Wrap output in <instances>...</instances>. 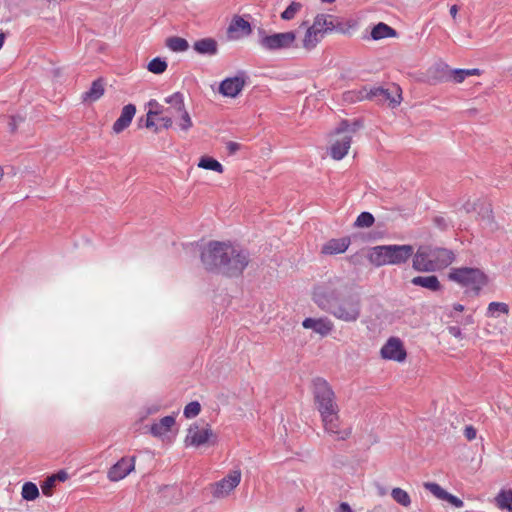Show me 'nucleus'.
<instances>
[{
  "label": "nucleus",
  "mask_w": 512,
  "mask_h": 512,
  "mask_svg": "<svg viewBox=\"0 0 512 512\" xmlns=\"http://www.w3.org/2000/svg\"><path fill=\"white\" fill-rule=\"evenodd\" d=\"M240 149V144L237 142L230 141L227 143V150L230 154H234Z\"/></svg>",
  "instance_id": "48"
},
{
  "label": "nucleus",
  "mask_w": 512,
  "mask_h": 512,
  "mask_svg": "<svg viewBox=\"0 0 512 512\" xmlns=\"http://www.w3.org/2000/svg\"><path fill=\"white\" fill-rule=\"evenodd\" d=\"M508 312V305L502 302H491L487 308V315L489 317H498L499 314H507Z\"/></svg>",
  "instance_id": "34"
},
{
  "label": "nucleus",
  "mask_w": 512,
  "mask_h": 512,
  "mask_svg": "<svg viewBox=\"0 0 512 512\" xmlns=\"http://www.w3.org/2000/svg\"><path fill=\"white\" fill-rule=\"evenodd\" d=\"M458 13V7L456 5L451 6L450 8V14L453 18H456Z\"/></svg>",
  "instance_id": "54"
},
{
  "label": "nucleus",
  "mask_w": 512,
  "mask_h": 512,
  "mask_svg": "<svg viewBox=\"0 0 512 512\" xmlns=\"http://www.w3.org/2000/svg\"><path fill=\"white\" fill-rule=\"evenodd\" d=\"M356 131V128H351L348 121L344 120L335 130V139L333 140L330 147V156L334 160H341L347 154L351 146L352 135Z\"/></svg>",
  "instance_id": "8"
},
{
  "label": "nucleus",
  "mask_w": 512,
  "mask_h": 512,
  "mask_svg": "<svg viewBox=\"0 0 512 512\" xmlns=\"http://www.w3.org/2000/svg\"><path fill=\"white\" fill-rule=\"evenodd\" d=\"M56 483V476H49L45 479L43 484L41 485L42 493L50 497L52 495V490Z\"/></svg>",
  "instance_id": "41"
},
{
  "label": "nucleus",
  "mask_w": 512,
  "mask_h": 512,
  "mask_svg": "<svg viewBox=\"0 0 512 512\" xmlns=\"http://www.w3.org/2000/svg\"><path fill=\"white\" fill-rule=\"evenodd\" d=\"M297 35L295 31L268 34L264 29L258 30V44L261 49L274 52L294 47Z\"/></svg>",
  "instance_id": "6"
},
{
  "label": "nucleus",
  "mask_w": 512,
  "mask_h": 512,
  "mask_svg": "<svg viewBox=\"0 0 512 512\" xmlns=\"http://www.w3.org/2000/svg\"><path fill=\"white\" fill-rule=\"evenodd\" d=\"M435 70L439 73L437 76L439 81L462 83L468 77L466 69H449L447 64H438Z\"/></svg>",
  "instance_id": "15"
},
{
  "label": "nucleus",
  "mask_w": 512,
  "mask_h": 512,
  "mask_svg": "<svg viewBox=\"0 0 512 512\" xmlns=\"http://www.w3.org/2000/svg\"><path fill=\"white\" fill-rule=\"evenodd\" d=\"M379 493H380V495H384L386 492H385V490H384V489H380V492H379Z\"/></svg>",
  "instance_id": "61"
},
{
  "label": "nucleus",
  "mask_w": 512,
  "mask_h": 512,
  "mask_svg": "<svg viewBox=\"0 0 512 512\" xmlns=\"http://www.w3.org/2000/svg\"><path fill=\"white\" fill-rule=\"evenodd\" d=\"M482 222L485 226L489 227L490 229H493V221H492V211L489 207L485 208L484 214L481 216Z\"/></svg>",
  "instance_id": "44"
},
{
  "label": "nucleus",
  "mask_w": 512,
  "mask_h": 512,
  "mask_svg": "<svg viewBox=\"0 0 512 512\" xmlns=\"http://www.w3.org/2000/svg\"><path fill=\"white\" fill-rule=\"evenodd\" d=\"M104 85L100 79L92 82L88 91L83 93L82 99L86 102H95L100 99L104 94Z\"/></svg>",
  "instance_id": "23"
},
{
  "label": "nucleus",
  "mask_w": 512,
  "mask_h": 512,
  "mask_svg": "<svg viewBox=\"0 0 512 512\" xmlns=\"http://www.w3.org/2000/svg\"><path fill=\"white\" fill-rule=\"evenodd\" d=\"M453 310H455L457 312H462L464 310V306L462 304H454Z\"/></svg>",
  "instance_id": "55"
},
{
  "label": "nucleus",
  "mask_w": 512,
  "mask_h": 512,
  "mask_svg": "<svg viewBox=\"0 0 512 512\" xmlns=\"http://www.w3.org/2000/svg\"><path fill=\"white\" fill-rule=\"evenodd\" d=\"M4 171L3 168L0 166V181L3 179Z\"/></svg>",
  "instance_id": "57"
},
{
  "label": "nucleus",
  "mask_w": 512,
  "mask_h": 512,
  "mask_svg": "<svg viewBox=\"0 0 512 512\" xmlns=\"http://www.w3.org/2000/svg\"><path fill=\"white\" fill-rule=\"evenodd\" d=\"M174 425L175 417L173 415H168L161 418L158 422H155L151 426L150 432L154 437L162 438L167 435Z\"/></svg>",
  "instance_id": "20"
},
{
  "label": "nucleus",
  "mask_w": 512,
  "mask_h": 512,
  "mask_svg": "<svg viewBox=\"0 0 512 512\" xmlns=\"http://www.w3.org/2000/svg\"><path fill=\"white\" fill-rule=\"evenodd\" d=\"M338 512H353L348 503H341Z\"/></svg>",
  "instance_id": "51"
},
{
  "label": "nucleus",
  "mask_w": 512,
  "mask_h": 512,
  "mask_svg": "<svg viewBox=\"0 0 512 512\" xmlns=\"http://www.w3.org/2000/svg\"><path fill=\"white\" fill-rule=\"evenodd\" d=\"M227 33L230 38L249 36L252 33V27L249 21L239 15H235L228 26Z\"/></svg>",
  "instance_id": "16"
},
{
  "label": "nucleus",
  "mask_w": 512,
  "mask_h": 512,
  "mask_svg": "<svg viewBox=\"0 0 512 512\" xmlns=\"http://www.w3.org/2000/svg\"><path fill=\"white\" fill-rule=\"evenodd\" d=\"M178 92H175L173 93L172 95L168 96L165 98V102L167 104H169L170 106L165 108V113L168 114V115H171L172 117H178L179 116V112H178V109L176 108V104L174 102H171V98L174 97Z\"/></svg>",
  "instance_id": "42"
},
{
  "label": "nucleus",
  "mask_w": 512,
  "mask_h": 512,
  "mask_svg": "<svg viewBox=\"0 0 512 512\" xmlns=\"http://www.w3.org/2000/svg\"><path fill=\"white\" fill-rule=\"evenodd\" d=\"M245 76L243 73L234 77L225 78L219 85V93L224 97H237L245 86Z\"/></svg>",
  "instance_id": "11"
},
{
  "label": "nucleus",
  "mask_w": 512,
  "mask_h": 512,
  "mask_svg": "<svg viewBox=\"0 0 512 512\" xmlns=\"http://www.w3.org/2000/svg\"><path fill=\"white\" fill-rule=\"evenodd\" d=\"M194 50L201 55L213 56L218 52V45L213 38H203L194 42Z\"/></svg>",
  "instance_id": "21"
},
{
  "label": "nucleus",
  "mask_w": 512,
  "mask_h": 512,
  "mask_svg": "<svg viewBox=\"0 0 512 512\" xmlns=\"http://www.w3.org/2000/svg\"><path fill=\"white\" fill-rule=\"evenodd\" d=\"M322 2H325V3H333L335 0H321Z\"/></svg>",
  "instance_id": "58"
},
{
  "label": "nucleus",
  "mask_w": 512,
  "mask_h": 512,
  "mask_svg": "<svg viewBox=\"0 0 512 512\" xmlns=\"http://www.w3.org/2000/svg\"><path fill=\"white\" fill-rule=\"evenodd\" d=\"M357 99H379L381 101L382 94H385V89L382 87H373L370 89L363 88L358 92Z\"/></svg>",
  "instance_id": "29"
},
{
  "label": "nucleus",
  "mask_w": 512,
  "mask_h": 512,
  "mask_svg": "<svg viewBox=\"0 0 512 512\" xmlns=\"http://www.w3.org/2000/svg\"><path fill=\"white\" fill-rule=\"evenodd\" d=\"M147 105V116H160L165 113V108L155 99H151Z\"/></svg>",
  "instance_id": "40"
},
{
  "label": "nucleus",
  "mask_w": 512,
  "mask_h": 512,
  "mask_svg": "<svg viewBox=\"0 0 512 512\" xmlns=\"http://www.w3.org/2000/svg\"><path fill=\"white\" fill-rule=\"evenodd\" d=\"M375 219L370 212H362L355 221V226L360 228H368L373 225Z\"/></svg>",
  "instance_id": "36"
},
{
  "label": "nucleus",
  "mask_w": 512,
  "mask_h": 512,
  "mask_svg": "<svg viewBox=\"0 0 512 512\" xmlns=\"http://www.w3.org/2000/svg\"><path fill=\"white\" fill-rule=\"evenodd\" d=\"M159 410V406L158 405H151V406H148L146 409H145V413L143 415L142 418L150 415V414H154L156 412H158Z\"/></svg>",
  "instance_id": "49"
},
{
  "label": "nucleus",
  "mask_w": 512,
  "mask_h": 512,
  "mask_svg": "<svg viewBox=\"0 0 512 512\" xmlns=\"http://www.w3.org/2000/svg\"><path fill=\"white\" fill-rule=\"evenodd\" d=\"M5 40V35L3 33H0V49L3 47Z\"/></svg>",
  "instance_id": "56"
},
{
  "label": "nucleus",
  "mask_w": 512,
  "mask_h": 512,
  "mask_svg": "<svg viewBox=\"0 0 512 512\" xmlns=\"http://www.w3.org/2000/svg\"><path fill=\"white\" fill-rule=\"evenodd\" d=\"M166 46L173 52H184L189 48L187 40L181 37L168 38Z\"/></svg>",
  "instance_id": "30"
},
{
  "label": "nucleus",
  "mask_w": 512,
  "mask_h": 512,
  "mask_svg": "<svg viewBox=\"0 0 512 512\" xmlns=\"http://www.w3.org/2000/svg\"><path fill=\"white\" fill-rule=\"evenodd\" d=\"M396 96H392L388 89H385V94H382L381 101H389L392 107H396L401 102V89L395 86Z\"/></svg>",
  "instance_id": "37"
},
{
  "label": "nucleus",
  "mask_w": 512,
  "mask_h": 512,
  "mask_svg": "<svg viewBox=\"0 0 512 512\" xmlns=\"http://www.w3.org/2000/svg\"><path fill=\"white\" fill-rule=\"evenodd\" d=\"M167 66V62L164 59L156 57L148 63L147 69L151 73L162 74L166 71Z\"/></svg>",
  "instance_id": "33"
},
{
  "label": "nucleus",
  "mask_w": 512,
  "mask_h": 512,
  "mask_svg": "<svg viewBox=\"0 0 512 512\" xmlns=\"http://www.w3.org/2000/svg\"><path fill=\"white\" fill-rule=\"evenodd\" d=\"M173 118L171 115L164 113L159 117V121L162 123L163 128L168 129L173 124Z\"/></svg>",
  "instance_id": "45"
},
{
  "label": "nucleus",
  "mask_w": 512,
  "mask_h": 512,
  "mask_svg": "<svg viewBox=\"0 0 512 512\" xmlns=\"http://www.w3.org/2000/svg\"><path fill=\"white\" fill-rule=\"evenodd\" d=\"M302 4L300 2H292L282 13L281 19L285 21L292 20L296 14L301 10Z\"/></svg>",
  "instance_id": "35"
},
{
  "label": "nucleus",
  "mask_w": 512,
  "mask_h": 512,
  "mask_svg": "<svg viewBox=\"0 0 512 512\" xmlns=\"http://www.w3.org/2000/svg\"><path fill=\"white\" fill-rule=\"evenodd\" d=\"M477 431L473 426H466L464 429V435L468 440H473L476 438Z\"/></svg>",
  "instance_id": "46"
},
{
  "label": "nucleus",
  "mask_w": 512,
  "mask_h": 512,
  "mask_svg": "<svg viewBox=\"0 0 512 512\" xmlns=\"http://www.w3.org/2000/svg\"><path fill=\"white\" fill-rule=\"evenodd\" d=\"M311 27L325 34L328 30H332L333 24L331 21H328V17L326 15L319 14L315 17Z\"/></svg>",
  "instance_id": "31"
},
{
  "label": "nucleus",
  "mask_w": 512,
  "mask_h": 512,
  "mask_svg": "<svg viewBox=\"0 0 512 512\" xmlns=\"http://www.w3.org/2000/svg\"><path fill=\"white\" fill-rule=\"evenodd\" d=\"M454 254L445 248L421 246L413 257V268L420 272H432L452 263Z\"/></svg>",
  "instance_id": "4"
},
{
  "label": "nucleus",
  "mask_w": 512,
  "mask_h": 512,
  "mask_svg": "<svg viewBox=\"0 0 512 512\" xmlns=\"http://www.w3.org/2000/svg\"><path fill=\"white\" fill-rule=\"evenodd\" d=\"M380 354L383 359L403 362L407 353L402 341L397 337H390L382 346Z\"/></svg>",
  "instance_id": "9"
},
{
  "label": "nucleus",
  "mask_w": 512,
  "mask_h": 512,
  "mask_svg": "<svg viewBox=\"0 0 512 512\" xmlns=\"http://www.w3.org/2000/svg\"><path fill=\"white\" fill-rule=\"evenodd\" d=\"M349 237L333 238L324 243L321 247V253L324 255H337L344 253L350 246Z\"/></svg>",
  "instance_id": "17"
},
{
  "label": "nucleus",
  "mask_w": 512,
  "mask_h": 512,
  "mask_svg": "<svg viewBox=\"0 0 512 512\" xmlns=\"http://www.w3.org/2000/svg\"><path fill=\"white\" fill-rule=\"evenodd\" d=\"M201 411V406L198 401L188 403L184 408V416L188 419L196 417Z\"/></svg>",
  "instance_id": "39"
},
{
  "label": "nucleus",
  "mask_w": 512,
  "mask_h": 512,
  "mask_svg": "<svg viewBox=\"0 0 512 512\" xmlns=\"http://www.w3.org/2000/svg\"><path fill=\"white\" fill-rule=\"evenodd\" d=\"M305 329H312L321 337L328 336L334 329V323L328 317L305 318L302 322Z\"/></svg>",
  "instance_id": "12"
},
{
  "label": "nucleus",
  "mask_w": 512,
  "mask_h": 512,
  "mask_svg": "<svg viewBox=\"0 0 512 512\" xmlns=\"http://www.w3.org/2000/svg\"><path fill=\"white\" fill-rule=\"evenodd\" d=\"M170 100L171 102H174L177 106L176 108L178 109L179 117L181 120L179 123L180 128L184 131L189 130L192 127V120L189 113L185 109L183 95L181 93H177Z\"/></svg>",
  "instance_id": "19"
},
{
  "label": "nucleus",
  "mask_w": 512,
  "mask_h": 512,
  "mask_svg": "<svg viewBox=\"0 0 512 512\" xmlns=\"http://www.w3.org/2000/svg\"><path fill=\"white\" fill-rule=\"evenodd\" d=\"M200 259L204 268L229 277L240 276L248 266V251L230 242L210 241L201 249Z\"/></svg>",
  "instance_id": "2"
},
{
  "label": "nucleus",
  "mask_w": 512,
  "mask_h": 512,
  "mask_svg": "<svg viewBox=\"0 0 512 512\" xmlns=\"http://www.w3.org/2000/svg\"><path fill=\"white\" fill-rule=\"evenodd\" d=\"M495 502L499 509L512 512V489H501L495 497Z\"/></svg>",
  "instance_id": "25"
},
{
  "label": "nucleus",
  "mask_w": 512,
  "mask_h": 512,
  "mask_svg": "<svg viewBox=\"0 0 512 512\" xmlns=\"http://www.w3.org/2000/svg\"><path fill=\"white\" fill-rule=\"evenodd\" d=\"M313 396L317 411L320 414L324 430L335 435L337 440H346L351 429H341L340 408L330 384L321 377L313 380Z\"/></svg>",
  "instance_id": "3"
},
{
  "label": "nucleus",
  "mask_w": 512,
  "mask_h": 512,
  "mask_svg": "<svg viewBox=\"0 0 512 512\" xmlns=\"http://www.w3.org/2000/svg\"><path fill=\"white\" fill-rule=\"evenodd\" d=\"M411 283L414 286H419L434 292L441 289V284L435 275L416 276L412 278Z\"/></svg>",
  "instance_id": "22"
},
{
  "label": "nucleus",
  "mask_w": 512,
  "mask_h": 512,
  "mask_svg": "<svg viewBox=\"0 0 512 512\" xmlns=\"http://www.w3.org/2000/svg\"><path fill=\"white\" fill-rule=\"evenodd\" d=\"M198 167L218 173H222L224 171L223 165L219 161L208 156H204L199 160Z\"/></svg>",
  "instance_id": "27"
},
{
  "label": "nucleus",
  "mask_w": 512,
  "mask_h": 512,
  "mask_svg": "<svg viewBox=\"0 0 512 512\" xmlns=\"http://www.w3.org/2000/svg\"><path fill=\"white\" fill-rule=\"evenodd\" d=\"M396 31L389 25L380 22L372 28L371 38L373 40H380L384 38L394 37Z\"/></svg>",
  "instance_id": "26"
},
{
  "label": "nucleus",
  "mask_w": 512,
  "mask_h": 512,
  "mask_svg": "<svg viewBox=\"0 0 512 512\" xmlns=\"http://www.w3.org/2000/svg\"><path fill=\"white\" fill-rule=\"evenodd\" d=\"M212 435L213 433L210 428H200L199 426L194 425L188 429L185 444L186 446L199 447L207 443Z\"/></svg>",
  "instance_id": "13"
},
{
  "label": "nucleus",
  "mask_w": 512,
  "mask_h": 512,
  "mask_svg": "<svg viewBox=\"0 0 512 512\" xmlns=\"http://www.w3.org/2000/svg\"><path fill=\"white\" fill-rule=\"evenodd\" d=\"M136 114V107L134 104H127L122 108L119 118L113 124V132L116 134L124 131L131 124Z\"/></svg>",
  "instance_id": "18"
},
{
  "label": "nucleus",
  "mask_w": 512,
  "mask_h": 512,
  "mask_svg": "<svg viewBox=\"0 0 512 512\" xmlns=\"http://www.w3.org/2000/svg\"><path fill=\"white\" fill-rule=\"evenodd\" d=\"M53 476H56V481L59 480V481H65L66 478H67V474L64 472V471H61L57 474H54Z\"/></svg>",
  "instance_id": "52"
},
{
  "label": "nucleus",
  "mask_w": 512,
  "mask_h": 512,
  "mask_svg": "<svg viewBox=\"0 0 512 512\" xmlns=\"http://www.w3.org/2000/svg\"><path fill=\"white\" fill-rule=\"evenodd\" d=\"M467 322H469V323H472V322H473V318H472V316H469V317L467 318Z\"/></svg>",
  "instance_id": "59"
},
{
  "label": "nucleus",
  "mask_w": 512,
  "mask_h": 512,
  "mask_svg": "<svg viewBox=\"0 0 512 512\" xmlns=\"http://www.w3.org/2000/svg\"><path fill=\"white\" fill-rule=\"evenodd\" d=\"M447 329H448L449 334L452 335L453 337L458 338V339L463 338L462 331L458 326H449Z\"/></svg>",
  "instance_id": "47"
},
{
  "label": "nucleus",
  "mask_w": 512,
  "mask_h": 512,
  "mask_svg": "<svg viewBox=\"0 0 512 512\" xmlns=\"http://www.w3.org/2000/svg\"><path fill=\"white\" fill-rule=\"evenodd\" d=\"M135 468L134 458H122L114 464L108 471V478L111 481H120L124 479Z\"/></svg>",
  "instance_id": "14"
},
{
  "label": "nucleus",
  "mask_w": 512,
  "mask_h": 512,
  "mask_svg": "<svg viewBox=\"0 0 512 512\" xmlns=\"http://www.w3.org/2000/svg\"><path fill=\"white\" fill-rule=\"evenodd\" d=\"M346 285L338 278L314 288L312 299L324 312L336 319L354 323L361 316L362 302L359 293L348 292Z\"/></svg>",
  "instance_id": "1"
},
{
  "label": "nucleus",
  "mask_w": 512,
  "mask_h": 512,
  "mask_svg": "<svg viewBox=\"0 0 512 512\" xmlns=\"http://www.w3.org/2000/svg\"><path fill=\"white\" fill-rule=\"evenodd\" d=\"M324 34L313 27H309L303 39V47L306 50H312L321 41Z\"/></svg>",
  "instance_id": "24"
},
{
  "label": "nucleus",
  "mask_w": 512,
  "mask_h": 512,
  "mask_svg": "<svg viewBox=\"0 0 512 512\" xmlns=\"http://www.w3.org/2000/svg\"><path fill=\"white\" fill-rule=\"evenodd\" d=\"M467 71V76H475V75H479L480 74V70L479 69H476V68H473V69H466Z\"/></svg>",
  "instance_id": "53"
},
{
  "label": "nucleus",
  "mask_w": 512,
  "mask_h": 512,
  "mask_svg": "<svg viewBox=\"0 0 512 512\" xmlns=\"http://www.w3.org/2000/svg\"><path fill=\"white\" fill-rule=\"evenodd\" d=\"M241 481V471L233 470L226 477L216 482L213 487V496L215 498H223L234 490Z\"/></svg>",
  "instance_id": "10"
},
{
  "label": "nucleus",
  "mask_w": 512,
  "mask_h": 512,
  "mask_svg": "<svg viewBox=\"0 0 512 512\" xmlns=\"http://www.w3.org/2000/svg\"><path fill=\"white\" fill-rule=\"evenodd\" d=\"M442 220H443L442 218H437L436 219L437 224L440 225V221H442Z\"/></svg>",
  "instance_id": "60"
},
{
  "label": "nucleus",
  "mask_w": 512,
  "mask_h": 512,
  "mask_svg": "<svg viewBox=\"0 0 512 512\" xmlns=\"http://www.w3.org/2000/svg\"><path fill=\"white\" fill-rule=\"evenodd\" d=\"M391 496L395 502L403 507H408L411 504V498L409 494L401 488H393Z\"/></svg>",
  "instance_id": "32"
},
{
  "label": "nucleus",
  "mask_w": 512,
  "mask_h": 512,
  "mask_svg": "<svg viewBox=\"0 0 512 512\" xmlns=\"http://www.w3.org/2000/svg\"><path fill=\"white\" fill-rule=\"evenodd\" d=\"M21 496L26 501H34L39 497V489L33 482H25L22 486Z\"/></svg>",
  "instance_id": "28"
},
{
  "label": "nucleus",
  "mask_w": 512,
  "mask_h": 512,
  "mask_svg": "<svg viewBox=\"0 0 512 512\" xmlns=\"http://www.w3.org/2000/svg\"><path fill=\"white\" fill-rule=\"evenodd\" d=\"M449 279L475 292H479L487 283L486 275L480 269L471 267L452 268Z\"/></svg>",
  "instance_id": "7"
},
{
  "label": "nucleus",
  "mask_w": 512,
  "mask_h": 512,
  "mask_svg": "<svg viewBox=\"0 0 512 512\" xmlns=\"http://www.w3.org/2000/svg\"><path fill=\"white\" fill-rule=\"evenodd\" d=\"M411 245H378L370 249L367 258L375 267L401 265L413 255Z\"/></svg>",
  "instance_id": "5"
},
{
  "label": "nucleus",
  "mask_w": 512,
  "mask_h": 512,
  "mask_svg": "<svg viewBox=\"0 0 512 512\" xmlns=\"http://www.w3.org/2000/svg\"><path fill=\"white\" fill-rule=\"evenodd\" d=\"M443 501L450 503L456 508H462L464 506V502L460 498L450 494L449 492H446Z\"/></svg>",
  "instance_id": "43"
},
{
  "label": "nucleus",
  "mask_w": 512,
  "mask_h": 512,
  "mask_svg": "<svg viewBox=\"0 0 512 512\" xmlns=\"http://www.w3.org/2000/svg\"><path fill=\"white\" fill-rule=\"evenodd\" d=\"M154 116H147L145 121V127L147 128H155V132L158 131V128L155 125V121L153 119Z\"/></svg>",
  "instance_id": "50"
},
{
  "label": "nucleus",
  "mask_w": 512,
  "mask_h": 512,
  "mask_svg": "<svg viewBox=\"0 0 512 512\" xmlns=\"http://www.w3.org/2000/svg\"><path fill=\"white\" fill-rule=\"evenodd\" d=\"M424 488L431 492L436 498L443 500L446 490H444L439 484L434 482H426L424 483Z\"/></svg>",
  "instance_id": "38"
}]
</instances>
